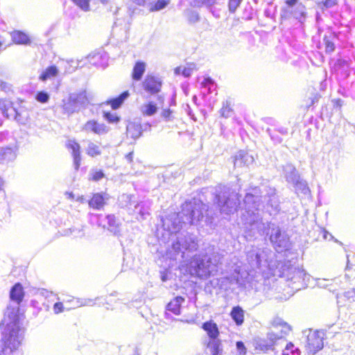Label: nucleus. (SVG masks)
<instances>
[{"instance_id":"nucleus-1","label":"nucleus","mask_w":355,"mask_h":355,"mask_svg":"<svg viewBox=\"0 0 355 355\" xmlns=\"http://www.w3.org/2000/svg\"><path fill=\"white\" fill-rule=\"evenodd\" d=\"M24 330L17 322L7 324L1 338L0 355H15L21 346L24 340Z\"/></svg>"},{"instance_id":"nucleus-2","label":"nucleus","mask_w":355,"mask_h":355,"mask_svg":"<svg viewBox=\"0 0 355 355\" xmlns=\"http://www.w3.org/2000/svg\"><path fill=\"white\" fill-rule=\"evenodd\" d=\"M0 110L7 118L12 116L20 124L24 125L30 120V110L23 104V101L12 102L6 99H0Z\"/></svg>"},{"instance_id":"nucleus-3","label":"nucleus","mask_w":355,"mask_h":355,"mask_svg":"<svg viewBox=\"0 0 355 355\" xmlns=\"http://www.w3.org/2000/svg\"><path fill=\"white\" fill-rule=\"evenodd\" d=\"M271 327L275 329H279L282 335H275L274 337H270L269 338V342H266V344H261L259 346L261 349L275 350L276 349V346L284 342V340L283 339L284 335H286L291 329L290 325L280 318H275L272 320L271 322Z\"/></svg>"},{"instance_id":"nucleus-4","label":"nucleus","mask_w":355,"mask_h":355,"mask_svg":"<svg viewBox=\"0 0 355 355\" xmlns=\"http://www.w3.org/2000/svg\"><path fill=\"white\" fill-rule=\"evenodd\" d=\"M162 85L161 80L152 74H148L141 83L143 89L151 95L159 93L161 91Z\"/></svg>"},{"instance_id":"nucleus-5","label":"nucleus","mask_w":355,"mask_h":355,"mask_svg":"<svg viewBox=\"0 0 355 355\" xmlns=\"http://www.w3.org/2000/svg\"><path fill=\"white\" fill-rule=\"evenodd\" d=\"M65 146L71 152L74 168L76 171H78L81 162L80 146L79 143L75 139H69L66 142Z\"/></svg>"},{"instance_id":"nucleus-6","label":"nucleus","mask_w":355,"mask_h":355,"mask_svg":"<svg viewBox=\"0 0 355 355\" xmlns=\"http://www.w3.org/2000/svg\"><path fill=\"white\" fill-rule=\"evenodd\" d=\"M83 130L87 132H92L94 134L101 135L106 134L108 132L109 128L105 123L92 119L87 121L84 124Z\"/></svg>"},{"instance_id":"nucleus-7","label":"nucleus","mask_w":355,"mask_h":355,"mask_svg":"<svg viewBox=\"0 0 355 355\" xmlns=\"http://www.w3.org/2000/svg\"><path fill=\"white\" fill-rule=\"evenodd\" d=\"M87 101V96L85 92L70 94L66 102L64 103L66 110H71L74 107L83 105Z\"/></svg>"},{"instance_id":"nucleus-8","label":"nucleus","mask_w":355,"mask_h":355,"mask_svg":"<svg viewBox=\"0 0 355 355\" xmlns=\"http://www.w3.org/2000/svg\"><path fill=\"white\" fill-rule=\"evenodd\" d=\"M326 338V332L324 330H317L312 336V355L324 347V340Z\"/></svg>"},{"instance_id":"nucleus-9","label":"nucleus","mask_w":355,"mask_h":355,"mask_svg":"<svg viewBox=\"0 0 355 355\" xmlns=\"http://www.w3.org/2000/svg\"><path fill=\"white\" fill-rule=\"evenodd\" d=\"M201 328L206 332L210 340L217 339L220 336V330L217 324L212 320L202 324Z\"/></svg>"},{"instance_id":"nucleus-10","label":"nucleus","mask_w":355,"mask_h":355,"mask_svg":"<svg viewBox=\"0 0 355 355\" xmlns=\"http://www.w3.org/2000/svg\"><path fill=\"white\" fill-rule=\"evenodd\" d=\"M106 198L103 193H94L88 200V205L91 209L99 210L103 208Z\"/></svg>"},{"instance_id":"nucleus-11","label":"nucleus","mask_w":355,"mask_h":355,"mask_svg":"<svg viewBox=\"0 0 355 355\" xmlns=\"http://www.w3.org/2000/svg\"><path fill=\"white\" fill-rule=\"evenodd\" d=\"M146 69V63L144 61L138 60L133 65L131 71V78L134 81L141 80Z\"/></svg>"},{"instance_id":"nucleus-12","label":"nucleus","mask_w":355,"mask_h":355,"mask_svg":"<svg viewBox=\"0 0 355 355\" xmlns=\"http://www.w3.org/2000/svg\"><path fill=\"white\" fill-rule=\"evenodd\" d=\"M184 301V298L181 296L174 297L166 305V311L175 315H179L181 313V306Z\"/></svg>"},{"instance_id":"nucleus-13","label":"nucleus","mask_w":355,"mask_h":355,"mask_svg":"<svg viewBox=\"0 0 355 355\" xmlns=\"http://www.w3.org/2000/svg\"><path fill=\"white\" fill-rule=\"evenodd\" d=\"M230 315L236 326H241L245 321V311L239 305L232 307Z\"/></svg>"},{"instance_id":"nucleus-14","label":"nucleus","mask_w":355,"mask_h":355,"mask_svg":"<svg viewBox=\"0 0 355 355\" xmlns=\"http://www.w3.org/2000/svg\"><path fill=\"white\" fill-rule=\"evenodd\" d=\"M24 291L20 283H16L10 291V298L11 300L19 304L24 300Z\"/></svg>"},{"instance_id":"nucleus-15","label":"nucleus","mask_w":355,"mask_h":355,"mask_svg":"<svg viewBox=\"0 0 355 355\" xmlns=\"http://www.w3.org/2000/svg\"><path fill=\"white\" fill-rule=\"evenodd\" d=\"M143 129L141 124L131 122L129 123L126 128V135L128 137L137 139L142 135Z\"/></svg>"},{"instance_id":"nucleus-16","label":"nucleus","mask_w":355,"mask_h":355,"mask_svg":"<svg viewBox=\"0 0 355 355\" xmlns=\"http://www.w3.org/2000/svg\"><path fill=\"white\" fill-rule=\"evenodd\" d=\"M10 34L12 41L16 44H28L31 43L29 37L22 31H14Z\"/></svg>"},{"instance_id":"nucleus-17","label":"nucleus","mask_w":355,"mask_h":355,"mask_svg":"<svg viewBox=\"0 0 355 355\" xmlns=\"http://www.w3.org/2000/svg\"><path fill=\"white\" fill-rule=\"evenodd\" d=\"M314 230V236L317 234L315 238V241H322V240H334L335 242L338 243V241L329 233L325 229L321 227L320 226H317Z\"/></svg>"},{"instance_id":"nucleus-18","label":"nucleus","mask_w":355,"mask_h":355,"mask_svg":"<svg viewBox=\"0 0 355 355\" xmlns=\"http://www.w3.org/2000/svg\"><path fill=\"white\" fill-rule=\"evenodd\" d=\"M128 91L122 92L119 96L106 101V104L110 105L112 109H118L123 103L124 100L128 96Z\"/></svg>"},{"instance_id":"nucleus-19","label":"nucleus","mask_w":355,"mask_h":355,"mask_svg":"<svg viewBox=\"0 0 355 355\" xmlns=\"http://www.w3.org/2000/svg\"><path fill=\"white\" fill-rule=\"evenodd\" d=\"M211 355H221L223 347L221 340L219 339L210 340L207 345Z\"/></svg>"},{"instance_id":"nucleus-20","label":"nucleus","mask_w":355,"mask_h":355,"mask_svg":"<svg viewBox=\"0 0 355 355\" xmlns=\"http://www.w3.org/2000/svg\"><path fill=\"white\" fill-rule=\"evenodd\" d=\"M58 73V69L56 66L51 65L48 67L41 73L39 79L42 81H46L48 79L55 77Z\"/></svg>"},{"instance_id":"nucleus-21","label":"nucleus","mask_w":355,"mask_h":355,"mask_svg":"<svg viewBox=\"0 0 355 355\" xmlns=\"http://www.w3.org/2000/svg\"><path fill=\"white\" fill-rule=\"evenodd\" d=\"M157 111V107L155 102L148 101L144 103L141 109V112L143 116H152L154 115Z\"/></svg>"},{"instance_id":"nucleus-22","label":"nucleus","mask_w":355,"mask_h":355,"mask_svg":"<svg viewBox=\"0 0 355 355\" xmlns=\"http://www.w3.org/2000/svg\"><path fill=\"white\" fill-rule=\"evenodd\" d=\"M171 3V0H157L153 3H149L148 10L151 12L161 10Z\"/></svg>"},{"instance_id":"nucleus-23","label":"nucleus","mask_w":355,"mask_h":355,"mask_svg":"<svg viewBox=\"0 0 355 355\" xmlns=\"http://www.w3.org/2000/svg\"><path fill=\"white\" fill-rule=\"evenodd\" d=\"M196 69L195 64L190 63L187 66L184 67L182 69L180 67H176L175 69V73L176 74H182L184 77H189L193 71Z\"/></svg>"},{"instance_id":"nucleus-24","label":"nucleus","mask_w":355,"mask_h":355,"mask_svg":"<svg viewBox=\"0 0 355 355\" xmlns=\"http://www.w3.org/2000/svg\"><path fill=\"white\" fill-rule=\"evenodd\" d=\"M86 153L89 156L94 157L100 155L101 150L98 145L94 143H89L86 149Z\"/></svg>"},{"instance_id":"nucleus-25","label":"nucleus","mask_w":355,"mask_h":355,"mask_svg":"<svg viewBox=\"0 0 355 355\" xmlns=\"http://www.w3.org/2000/svg\"><path fill=\"white\" fill-rule=\"evenodd\" d=\"M76 6L85 12L90 10V0H71Z\"/></svg>"},{"instance_id":"nucleus-26","label":"nucleus","mask_w":355,"mask_h":355,"mask_svg":"<svg viewBox=\"0 0 355 355\" xmlns=\"http://www.w3.org/2000/svg\"><path fill=\"white\" fill-rule=\"evenodd\" d=\"M285 350L282 355H300V351L297 349H294V345L292 343L286 344Z\"/></svg>"},{"instance_id":"nucleus-27","label":"nucleus","mask_w":355,"mask_h":355,"mask_svg":"<svg viewBox=\"0 0 355 355\" xmlns=\"http://www.w3.org/2000/svg\"><path fill=\"white\" fill-rule=\"evenodd\" d=\"M337 3V0H324L318 3V8L321 10L327 9L333 7Z\"/></svg>"},{"instance_id":"nucleus-28","label":"nucleus","mask_w":355,"mask_h":355,"mask_svg":"<svg viewBox=\"0 0 355 355\" xmlns=\"http://www.w3.org/2000/svg\"><path fill=\"white\" fill-rule=\"evenodd\" d=\"M324 42L325 45V51L328 53H332L335 49L334 42L327 36L324 37Z\"/></svg>"},{"instance_id":"nucleus-29","label":"nucleus","mask_w":355,"mask_h":355,"mask_svg":"<svg viewBox=\"0 0 355 355\" xmlns=\"http://www.w3.org/2000/svg\"><path fill=\"white\" fill-rule=\"evenodd\" d=\"M103 117L110 123H118L120 120L119 116L109 112H103Z\"/></svg>"},{"instance_id":"nucleus-30","label":"nucleus","mask_w":355,"mask_h":355,"mask_svg":"<svg viewBox=\"0 0 355 355\" xmlns=\"http://www.w3.org/2000/svg\"><path fill=\"white\" fill-rule=\"evenodd\" d=\"M243 0H229L228 9L231 13L235 12L236 9L240 6Z\"/></svg>"},{"instance_id":"nucleus-31","label":"nucleus","mask_w":355,"mask_h":355,"mask_svg":"<svg viewBox=\"0 0 355 355\" xmlns=\"http://www.w3.org/2000/svg\"><path fill=\"white\" fill-rule=\"evenodd\" d=\"M35 99L40 103H45L49 101V96L47 93L40 91L36 94Z\"/></svg>"},{"instance_id":"nucleus-32","label":"nucleus","mask_w":355,"mask_h":355,"mask_svg":"<svg viewBox=\"0 0 355 355\" xmlns=\"http://www.w3.org/2000/svg\"><path fill=\"white\" fill-rule=\"evenodd\" d=\"M105 176L104 173L101 170L95 171L92 174L90 178H89V180L97 182L102 178H103Z\"/></svg>"},{"instance_id":"nucleus-33","label":"nucleus","mask_w":355,"mask_h":355,"mask_svg":"<svg viewBox=\"0 0 355 355\" xmlns=\"http://www.w3.org/2000/svg\"><path fill=\"white\" fill-rule=\"evenodd\" d=\"M173 113L170 108H166L162 110L161 115L165 120L170 121L173 119Z\"/></svg>"},{"instance_id":"nucleus-34","label":"nucleus","mask_w":355,"mask_h":355,"mask_svg":"<svg viewBox=\"0 0 355 355\" xmlns=\"http://www.w3.org/2000/svg\"><path fill=\"white\" fill-rule=\"evenodd\" d=\"M336 65L343 69H347L350 67L351 64L349 60L340 58L337 60Z\"/></svg>"},{"instance_id":"nucleus-35","label":"nucleus","mask_w":355,"mask_h":355,"mask_svg":"<svg viewBox=\"0 0 355 355\" xmlns=\"http://www.w3.org/2000/svg\"><path fill=\"white\" fill-rule=\"evenodd\" d=\"M136 6L146 7L151 0H130Z\"/></svg>"},{"instance_id":"nucleus-36","label":"nucleus","mask_w":355,"mask_h":355,"mask_svg":"<svg viewBox=\"0 0 355 355\" xmlns=\"http://www.w3.org/2000/svg\"><path fill=\"white\" fill-rule=\"evenodd\" d=\"M107 219L108 225L110 227L116 228L118 227L116 219L114 215H107Z\"/></svg>"},{"instance_id":"nucleus-37","label":"nucleus","mask_w":355,"mask_h":355,"mask_svg":"<svg viewBox=\"0 0 355 355\" xmlns=\"http://www.w3.org/2000/svg\"><path fill=\"white\" fill-rule=\"evenodd\" d=\"M236 345L240 355H245L247 354V349L242 341H237Z\"/></svg>"},{"instance_id":"nucleus-38","label":"nucleus","mask_w":355,"mask_h":355,"mask_svg":"<svg viewBox=\"0 0 355 355\" xmlns=\"http://www.w3.org/2000/svg\"><path fill=\"white\" fill-rule=\"evenodd\" d=\"M189 218L191 220V222L192 223L196 218V212L197 211L198 214V216L202 215L201 211L196 209V207H192L191 209H189Z\"/></svg>"},{"instance_id":"nucleus-39","label":"nucleus","mask_w":355,"mask_h":355,"mask_svg":"<svg viewBox=\"0 0 355 355\" xmlns=\"http://www.w3.org/2000/svg\"><path fill=\"white\" fill-rule=\"evenodd\" d=\"M64 311V306L62 302H56L53 305V311L55 314L62 313Z\"/></svg>"},{"instance_id":"nucleus-40","label":"nucleus","mask_w":355,"mask_h":355,"mask_svg":"<svg viewBox=\"0 0 355 355\" xmlns=\"http://www.w3.org/2000/svg\"><path fill=\"white\" fill-rule=\"evenodd\" d=\"M214 81L210 77H205L203 81L201 83V85L202 87H207L209 85H214Z\"/></svg>"},{"instance_id":"nucleus-41","label":"nucleus","mask_w":355,"mask_h":355,"mask_svg":"<svg viewBox=\"0 0 355 355\" xmlns=\"http://www.w3.org/2000/svg\"><path fill=\"white\" fill-rule=\"evenodd\" d=\"M198 14L194 12H191L188 17V20L190 23H195L198 21Z\"/></svg>"},{"instance_id":"nucleus-42","label":"nucleus","mask_w":355,"mask_h":355,"mask_svg":"<svg viewBox=\"0 0 355 355\" xmlns=\"http://www.w3.org/2000/svg\"><path fill=\"white\" fill-rule=\"evenodd\" d=\"M232 112L231 108L226 105L223 106L220 110V114L223 116L227 118L229 116V114Z\"/></svg>"},{"instance_id":"nucleus-43","label":"nucleus","mask_w":355,"mask_h":355,"mask_svg":"<svg viewBox=\"0 0 355 355\" xmlns=\"http://www.w3.org/2000/svg\"><path fill=\"white\" fill-rule=\"evenodd\" d=\"M196 5L198 7L203 5H210L212 3V0H194Z\"/></svg>"},{"instance_id":"nucleus-44","label":"nucleus","mask_w":355,"mask_h":355,"mask_svg":"<svg viewBox=\"0 0 355 355\" xmlns=\"http://www.w3.org/2000/svg\"><path fill=\"white\" fill-rule=\"evenodd\" d=\"M315 282H316V285L318 286L319 287L325 288V287H327L328 286V284H327V282H329V279H315Z\"/></svg>"},{"instance_id":"nucleus-45","label":"nucleus","mask_w":355,"mask_h":355,"mask_svg":"<svg viewBox=\"0 0 355 355\" xmlns=\"http://www.w3.org/2000/svg\"><path fill=\"white\" fill-rule=\"evenodd\" d=\"M0 90L8 92L10 90V85L8 83L0 80Z\"/></svg>"},{"instance_id":"nucleus-46","label":"nucleus","mask_w":355,"mask_h":355,"mask_svg":"<svg viewBox=\"0 0 355 355\" xmlns=\"http://www.w3.org/2000/svg\"><path fill=\"white\" fill-rule=\"evenodd\" d=\"M343 295L347 300H350L351 298L355 297V295H354V288H352L349 291H345L343 293Z\"/></svg>"},{"instance_id":"nucleus-47","label":"nucleus","mask_w":355,"mask_h":355,"mask_svg":"<svg viewBox=\"0 0 355 355\" xmlns=\"http://www.w3.org/2000/svg\"><path fill=\"white\" fill-rule=\"evenodd\" d=\"M291 11L287 10V9H284L283 11H282V13L281 14V19H287L289 15L291 14Z\"/></svg>"},{"instance_id":"nucleus-48","label":"nucleus","mask_w":355,"mask_h":355,"mask_svg":"<svg viewBox=\"0 0 355 355\" xmlns=\"http://www.w3.org/2000/svg\"><path fill=\"white\" fill-rule=\"evenodd\" d=\"M133 155H134V152L133 151H131L130 153H128L126 155H125V158L126 159L130 162V163H132L133 162Z\"/></svg>"},{"instance_id":"nucleus-49","label":"nucleus","mask_w":355,"mask_h":355,"mask_svg":"<svg viewBox=\"0 0 355 355\" xmlns=\"http://www.w3.org/2000/svg\"><path fill=\"white\" fill-rule=\"evenodd\" d=\"M333 102H334V105H336L337 107H340L343 105V101L340 98L334 99V100H333Z\"/></svg>"},{"instance_id":"nucleus-50","label":"nucleus","mask_w":355,"mask_h":355,"mask_svg":"<svg viewBox=\"0 0 355 355\" xmlns=\"http://www.w3.org/2000/svg\"><path fill=\"white\" fill-rule=\"evenodd\" d=\"M297 0H286V4L288 6H293L297 3Z\"/></svg>"},{"instance_id":"nucleus-51","label":"nucleus","mask_w":355,"mask_h":355,"mask_svg":"<svg viewBox=\"0 0 355 355\" xmlns=\"http://www.w3.org/2000/svg\"><path fill=\"white\" fill-rule=\"evenodd\" d=\"M327 87V82L326 80H322V82H320V90H324Z\"/></svg>"},{"instance_id":"nucleus-52","label":"nucleus","mask_w":355,"mask_h":355,"mask_svg":"<svg viewBox=\"0 0 355 355\" xmlns=\"http://www.w3.org/2000/svg\"><path fill=\"white\" fill-rule=\"evenodd\" d=\"M320 97V96H319L318 94L315 96H314L313 98L312 97V100H311L312 105L315 103V101H318V100Z\"/></svg>"},{"instance_id":"nucleus-53","label":"nucleus","mask_w":355,"mask_h":355,"mask_svg":"<svg viewBox=\"0 0 355 355\" xmlns=\"http://www.w3.org/2000/svg\"><path fill=\"white\" fill-rule=\"evenodd\" d=\"M101 3L103 4H106L108 3L109 0H100Z\"/></svg>"},{"instance_id":"nucleus-54","label":"nucleus","mask_w":355,"mask_h":355,"mask_svg":"<svg viewBox=\"0 0 355 355\" xmlns=\"http://www.w3.org/2000/svg\"><path fill=\"white\" fill-rule=\"evenodd\" d=\"M315 18H316V21H319V19H320L318 12H316Z\"/></svg>"},{"instance_id":"nucleus-55","label":"nucleus","mask_w":355,"mask_h":355,"mask_svg":"<svg viewBox=\"0 0 355 355\" xmlns=\"http://www.w3.org/2000/svg\"><path fill=\"white\" fill-rule=\"evenodd\" d=\"M5 150H8L10 153L12 152V149L10 148H7L5 149ZM5 153H6V151L3 152V154H5Z\"/></svg>"},{"instance_id":"nucleus-56","label":"nucleus","mask_w":355,"mask_h":355,"mask_svg":"<svg viewBox=\"0 0 355 355\" xmlns=\"http://www.w3.org/2000/svg\"><path fill=\"white\" fill-rule=\"evenodd\" d=\"M336 297H337V299H338V297H339V295L338 294L336 295Z\"/></svg>"},{"instance_id":"nucleus-57","label":"nucleus","mask_w":355,"mask_h":355,"mask_svg":"<svg viewBox=\"0 0 355 355\" xmlns=\"http://www.w3.org/2000/svg\"><path fill=\"white\" fill-rule=\"evenodd\" d=\"M353 57H354V60H355V55H354Z\"/></svg>"}]
</instances>
